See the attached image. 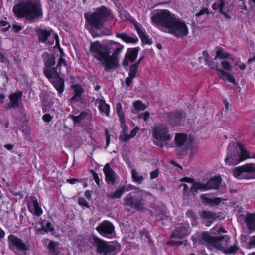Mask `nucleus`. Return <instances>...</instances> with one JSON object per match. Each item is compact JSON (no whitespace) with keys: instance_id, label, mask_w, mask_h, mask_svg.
I'll use <instances>...</instances> for the list:
<instances>
[{"instance_id":"obj_64","label":"nucleus","mask_w":255,"mask_h":255,"mask_svg":"<svg viewBox=\"0 0 255 255\" xmlns=\"http://www.w3.org/2000/svg\"><path fill=\"white\" fill-rule=\"evenodd\" d=\"M5 147L8 150H11L13 148V145L12 144H6L5 145Z\"/></svg>"},{"instance_id":"obj_23","label":"nucleus","mask_w":255,"mask_h":255,"mask_svg":"<svg viewBox=\"0 0 255 255\" xmlns=\"http://www.w3.org/2000/svg\"><path fill=\"white\" fill-rule=\"evenodd\" d=\"M183 117V113L181 112L177 111L171 114L169 116V119L168 120V121L172 126H179L182 123Z\"/></svg>"},{"instance_id":"obj_53","label":"nucleus","mask_w":255,"mask_h":255,"mask_svg":"<svg viewBox=\"0 0 255 255\" xmlns=\"http://www.w3.org/2000/svg\"><path fill=\"white\" fill-rule=\"evenodd\" d=\"M42 119L44 121L49 122L52 119V117L49 114H46L43 116Z\"/></svg>"},{"instance_id":"obj_3","label":"nucleus","mask_w":255,"mask_h":255,"mask_svg":"<svg viewBox=\"0 0 255 255\" xmlns=\"http://www.w3.org/2000/svg\"><path fill=\"white\" fill-rule=\"evenodd\" d=\"M13 12L16 17H24L31 22L42 19L43 14L40 0H19L13 7Z\"/></svg>"},{"instance_id":"obj_36","label":"nucleus","mask_w":255,"mask_h":255,"mask_svg":"<svg viewBox=\"0 0 255 255\" xmlns=\"http://www.w3.org/2000/svg\"><path fill=\"white\" fill-rule=\"evenodd\" d=\"M58 246V243L55 242L50 241L49 243L48 248L50 253V255H61L59 253H56V248Z\"/></svg>"},{"instance_id":"obj_17","label":"nucleus","mask_w":255,"mask_h":255,"mask_svg":"<svg viewBox=\"0 0 255 255\" xmlns=\"http://www.w3.org/2000/svg\"><path fill=\"white\" fill-rule=\"evenodd\" d=\"M27 206L29 211L35 216H40L43 213L42 210L39 206L38 200L35 197H30Z\"/></svg>"},{"instance_id":"obj_45","label":"nucleus","mask_w":255,"mask_h":255,"mask_svg":"<svg viewBox=\"0 0 255 255\" xmlns=\"http://www.w3.org/2000/svg\"><path fill=\"white\" fill-rule=\"evenodd\" d=\"M0 27L3 31H6L10 27V25L5 21H0Z\"/></svg>"},{"instance_id":"obj_50","label":"nucleus","mask_w":255,"mask_h":255,"mask_svg":"<svg viewBox=\"0 0 255 255\" xmlns=\"http://www.w3.org/2000/svg\"><path fill=\"white\" fill-rule=\"evenodd\" d=\"M136 190L137 191V193L138 195V196H141L142 197H144V196H146L148 195L151 196L150 194H148L147 192H145V191H143V190H140L139 189H136Z\"/></svg>"},{"instance_id":"obj_28","label":"nucleus","mask_w":255,"mask_h":255,"mask_svg":"<svg viewBox=\"0 0 255 255\" xmlns=\"http://www.w3.org/2000/svg\"><path fill=\"white\" fill-rule=\"evenodd\" d=\"M201 216L205 220V224L206 226H209L211 223L215 219L214 214L210 211H204L201 214Z\"/></svg>"},{"instance_id":"obj_49","label":"nucleus","mask_w":255,"mask_h":255,"mask_svg":"<svg viewBox=\"0 0 255 255\" xmlns=\"http://www.w3.org/2000/svg\"><path fill=\"white\" fill-rule=\"evenodd\" d=\"M79 204L84 207H88V204L85 199L83 198H81L78 200Z\"/></svg>"},{"instance_id":"obj_14","label":"nucleus","mask_w":255,"mask_h":255,"mask_svg":"<svg viewBox=\"0 0 255 255\" xmlns=\"http://www.w3.org/2000/svg\"><path fill=\"white\" fill-rule=\"evenodd\" d=\"M221 65L223 69H217V72L219 76L224 81H227L230 83L236 84V80L234 76L229 73V71L232 70V66L229 62L226 60H223L221 62Z\"/></svg>"},{"instance_id":"obj_35","label":"nucleus","mask_w":255,"mask_h":255,"mask_svg":"<svg viewBox=\"0 0 255 255\" xmlns=\"http://www.w3.org/2000/svg\"><path fill=\"white\" fill-rule=\"evenodd\" d=\"M246 221L249 230L255 229V214H249L246 217Z\"/></svg>"},{"instance_id":"obj_52","label":"nucleus","mask_w":255,"mask_h":255,"mask_svg":"<svg viewBox=\"0 0 255 255\" xmlns=\"http://www.w3.org/2000/svg\"><path fill=\"white\" fill-rule=\"evenodd\" d=\"M249 248L255 246V236L252 237L250 239L249 242Z\"/></svg>"},{"instance_id":"obj_25","label":"nucleus","mask_w":255,"mask_h":255,"mask_svg":"<svg viewBox=\"0 0 255 255\" xmlns=\"http://www.w3.org/2000/svg\"><path fill=\"white\" fill-rule=\"evenodd\" d=\"M103 170L107 183L114 184L116 176L114 171L110 168L109 164H106Z\"/></svg>"},{"instance_id":"obj_26","label":"nucleus","mask_w":255,"mask_h":255,"mask_svg":"<svg viewBox=\"0 0 255 255\" xmlns=\"http://www.w3.org/2000/svg\"><path fill=\"white\" fill-rule=\"evenodd\" d=\"M96 103L98 104L100 114L103 116H108L110 109L109 105L106 103L105 101L102 98L97 99Z\"/></svg>"},{"instance_id":"obj_38","label":"nucleus","mask_w":255,"mask_h":255,"mask_svg":"<svg viewBox=\"0 0 255 255\" xmlns=\"http://www.w3.org/2000/svg\"><path fill=\"white\" fill-rule=\"evenodd\" d=\"M133 106L136 110L140 111L145 110L147 106L143 104L140 100H137L133 103Z\"/></svg>"},{"instance_id":"obj_12","label":"nucleus","mask_w":255,"mask_h":255,"mask_svg":"<svg viewBox=\"0 0 255 255\" xmlns=\"http://www.w3.org/2000/svg\"><path fill=\"white\" fill-rule=\"evenodd\" d=\"M36 32L40 41L51 45L55 40L56 46H59L58 36L57 34L53 33L50 28H39L36 30Z\"/></svg>"},{"instance_id":"obj_11","label":"nucleus","mask_w":255,"mask_h":255,"mask_svg":"<svg viewBox=\"0 0 255 255\" xmlns=\"http://www.w3.org/2000/svg\"><path fill=\"white\" fill-rule=\"evenodd\" d=\"M92 240V243L96 247L97 252L103 255L115 252L120 248V245L117 243H107L96 237H93Z\"/></svg>"},{"instance_id":"obj_20","label":"nucleus","mask_w":255,"mask_h":255,"mask_svg":"<svg viewBox=\"0 0 255 255\" xmlns=\"http://www.w3.org/2000/svg\"><path fill=\"white\" fill-rule=\"evenodd\" d=\"M138 52L137 48L128 49L123 62V66L126 67L129 63H132L137 58Z\"/></svg>"},{"instance_id":"obj_2","label":"nucleus","mask_w":255,"mask_h":255,"mask_svg":"<svg viewBox=\"0 0 255 255\" xmlns=\"http://www.w3.org/2000/svg\"><path fill=\"white\" fill-rule=\"evenodd\" d=\"M123 47L118 42L111 40L103 45L95 41L91 43L90 52L101 63L105 70L109 71L118 66V59L115 54Z\"/></svg>"},{"instance_id":"obj_1","label":"nucleus","mask_w":255,"mask_h":255,"mask_svg":"<svg viewBox=\"0 0 255 255\" xmlns=\"http://www.w3.org/2000/svg\"><path fill=\"white\" fill-rule=\"evenodd\" d=\"M151 19L152 24L160 30L177 38L185 37L188 34L189 30L185 22L168 10L155 11Z\"/></svg>"},{"instance_id":"obj_19","label":"nucleus","mask_w":255,"mask_h":255,"mask_svg":"<svg viewBox=\"0 0 255 255\" xmlns=\"http://www.w3.org/2000/svg\"><path fill=\"white\" fill-rule=\"evenodd\" d=\"M190 232L189 225L187 224H184L175 229L171 235V238H183L188 235Z\"/></svg>"},{"instance_id":"obj_21","label":"nucleus","mask_w":255,"mask_h":255,"mask_svg":"<svg viewBox=\"0 0 255 255\" xmlns=\"http://www.w3.org/2000/svg\"><path fill=\"white\" fill-rule=\"evenodd\" d=\"M212 8L214 10H219L226 18H230L231 17V14L232 13V12L227 11L225 0H218L213 4Z\"/></svg>"},{"instance_id":"obj_22","label":"nucleus","mask_w":255,"mask_h":255,"mask_svg":"<svg viewBox=\"0 0 255 255\" xmlns=\"http://www.w3.org/2000/svg\"><path fill=\"white\" fill-rule=\"evenodd\" d=\"M74 91V95L71 98V103L73 105L76 102H81L82 100V95L84 92L83 88L78 84L73 85L71 86Z\"/></svg>"},{"instance_id":"obj_9","label":"nucleus","mask_w":255,"mask_h":255,"mask_svg":"<svg viewBox=\"0 0 255 255\" xmlns=\"http://www.w3.org/2000/svg\"><path fill=\"white\" fill-rule=\"evenodd\" d=\"M63 66L57 68H44V73L45 76L50 81L54 87L58 92L60 95L62 94L64 91V80L59 77V75L61 73V69Z\"/></svg>"},{"instance_id":"obj_32","label":"nucleus","mask_w":255,"mask_h":255,"mask_svg":"<svg viewBox=\"0 0 255 255\" xmlns=\"http://www.w3.org/2000/svg\"><path fill=\"white\" fill-rule=\"evenodd\" d=\"M115 111L118 115L120 121L121 122V126L125 123V118L124 111L123 110L122 104L121 103H118L115 107Z\"/></svg>"},{"instance_id":"obj_33","label":"nucleus","mask_w":255,"mask_h":255,"mask_svg":"<svg viewBox=\"0 0 255 255\" xmlns=\"http://www.w3.org/2000/svg\"><path fill=\"white\" fill-rule=\"evenodd\" d=\"M134 189V187L132 186L129 185L126 187H122L118 188L115 192L111 195V197L112 198H118L126 191H128L132 189Z\"/></svg>"},{"instance_id":"obj_57","label":"nucleus","mask_w":255,"mask_h":255,"mask_svg":"<svg viewBox=\"0 0 255 255\" xmlns=\"http://www.w3.org/2000/svg\"><path fill=\"white\" fill-rule=\"evenodd\" d=\"M134 78V77H132V76H130L129 75V76L126 79V83L128 86H129L130 85L132 81V79Z\"/></svg>"},{"instance_id":"obj_10","label":"nucleus","mask_w":255,"mask_h":255,"mask_svg":"<svg viewBox=\"0 0 255 255\" xmlns=\"http://www.w3.org/2000/svg\"><path fill=\"white\" fill-rule=\"evenodd\" d=\"M233 176L239 179H251L255 178V164H246L235 168Z\"/></svg>"},{"instance_id":"obj_39","label":"nucleus","mask_w":255,"mask_h":255,"mask_svg":"<svg viewBox=\"0 0 255 255\" xmlns=\"http://www.w3.org/2000/svg\"><path fill=\"white\" fill-rule=\"evenodd\" d=\"M140 62V60H139L137 63L132 65L130 67L129 71V75L130 76H132V77H135L136 73L137 72L138 65H139Z\"/></svg>"},{"instance_id":"obj_27","label":"nucleus","mask_w":255,"mask_h":255,"mask_svg":"<svg viewBox=\"0 0 255 255\" xmlns=\"http://www.w3.org/2000/svg\"><path fill=\"white\" fill-rule=\"evenodd\" d=\"M134 26L137 32L139 37L142 39V40L145 42L146 43H149V39L148 38V37L146 35V32L144 28H143L141 24L138 23L136 21L133 22Z\"/></svg>"},{"instance_id":"obj_51","label":"nucleus","mask_w":255,"mask_h":255,"mask_svg":"<svg viewBox=\"0 0 255 255\" xmlns=\"http://www.w3.org/2000/svg\"><path fill=\"white\" fill-rule=\"evenodd\" d=\"M167 244L169 245H172V246H173L175 245H176L177 246H180L182 244V242L181 241H174L173 240H170V241H168Z\"/></svg>"},{"instance_id":"obj_40","label":"nucleus","mask_w":255,"mask_h":255,"mask_svg":"<svg viewBox=\"0 0 255 255\" xmlns=\"http://www.w3.org/2000/svg\"><path fill=\"white\" fill-rule=\"evenodd\" d=\"M229 57V54L226 52H225L221 48L218 49L216 51V55L215 58L224 59L228 58Z\"/></svg>"},{"instance_id":"obj_63","label":"nucleus","mask_w":255,"mask_h":255,"mask_svg":"<svg viewBox=\"0 0 255 255\" xmlns=\"http://www.w3.org/2000/svg\"><path fill=\"white\" fill-rule=\"evenodd\" d=\"M6 58L5 57L4 55L0 52V62H5Z\"/></svg>"},{"instance_id":"obj_47","label":"nucleus","mask_w":255,"mask_h":255,"mask_svg":"<svg viewBox=\"0 0 255 255\" xmlns=\"http://www.w3.org/2000/svg\"><path fill=\"white\" fill-rule=\"evenodd\" d=\"M212 233L214 234L220 233L221 232L226 233V231L222 227L218 228L217 226H215L212 230Z\"/></svg>"},{"instance_id":"obj_5","label":"nucleus","mask_w":255,"mask_h":255,"mask_svg":"<svg viewBox=\"0 0 255 255\" xmlns=\"http://www.w3.org/2000/svg\"><path fill=\"white\" fill-rule=\"evenodd\" d=\"M181 181L185 182L187 184L183 185L184 187V195L188 197L194 195L198 190H206L209 189H217L221 182L220 177H215L208 181L207 184H201L195 182L193 179L185 177L181 179Z\"/></svg>"},{"instance_id":"obj_62","label":"nucleus","mask_w":255,"mask_h":255,"mask_svg":"<svg viewBox=\"0 0 255 255\" xmlns=\"http://www.w3.org/2000/svg\"><path fill=\"white\" fill-rule=\"evenodd\" d=\"M238 66H239V67L240 68V69L241 70H244L246 68V64L245 63H242L239 64Z\"/></svg>"},{"instance_id":"obj_55","label":"nucleus","mask_w":255,"mask_h":255,"mask_svg":"<svg viewBox=\"0 0 255 255\" xmlns=\"http://www.w3.org/2000/svg\"><path fill=\"white\" fill-rule=\"evenodd\" d=\"M105 135L106 137V147L109 146L110 141V135L109 134L108 131L107 129L105 130Z\"/></svg>"},{"instance_id":"obj_18","label":"nucleus","mask_w":255,"mask_h":255,"mask_svg":"<svg viewBox=\"0 0 255 255\" xmlns=\"http://www.w3.org/2000/svg\"><path fill=\"white\" fill-rule=\"evenodd\" d=\"M122 134L120 136L119 139L123 141H126L133 138L139 130V128L136 127L132 130L129 134H128V127L126 125L125 123L122 125Z\"/></svg>"},{"instance_id":"obj_31","label":"nucleus","mask_w":255,"mask_h":255,"mask_svg":"<svg viewBox=\"0 0 255 255\" xmlns=\"http://www.w3.org/2000/svg\"><path fill=\"white\" fill-rule=\"evenodd\" d=\"M116 36L127 43H135L138 41V39L135 36L131 37L125 33H117Z\"/></svg>"},{"instance_id":"obj_4","label":"nucleus","mask_w":255,"mask_h":255,"mask_svg":"<svg viewBox=\"0 0 255 255\" xmlns=\"http://www.w3.org/2000/svg\"><path fill=\"white\" fill-rule=\"evenodd\" d=\"M84 17L88 23L86 25V28L94 38L101 35V33L96 32L95 30L101 29L105 21L112 20L114 18L110 11L104 6L96 9L92 14L85 13Z\"/></svg>"},{"instance_id":"obj_58","label":"nucleus","mask_w":255,"mask_h":255,"mask_svg":"<svg viewBox=\"0 0 255 255\" xmlns=\"http://www.w3.org/2000/svg\"><path fill=\"white\" fill-rule=\"evenodd\" d=\"M202 55L204 58V60L207 62L209 60V55L208 53L206 51H204L202 52Z\"/></svg>"},{"instance_id":"obj_54","label":"nucleus","mask_w":255,"mask_h":255,"mask_svg":"<svg viewBox=\"0 0 255 255\" xmlns=\"http://www.w3.org/2000/svg\"><path fill=\"white\" fill-rule=\"evenodd\" d=\"M159 174V171L158 170H156L153 171L150 173V178L151 179H153L156 178Z\"/></svg>"},{"instance_id":"obj_42","label":"nucleus","mask_w":255,"mask_h":255,"mask_svg":"<svg viewBox=\"0 0 255 255\" xmlns=\"http://www.w3.org/2000/svg\"><path fill=\"white\" fill-rule=\"evenodd\" d=\"M59 51L60 52L61 57H60L59 59V61L57 64V68L60 67L61 66H63L64 68H66V62L63 59V56H64V52L62 49L59 48Z\"/></svg>"},{"instance_id":"obj_46","label":"nucleus","mask_w":255,"mask_h":255,"mask_svg":"<svg viewBox=\"0 0 255 255\" xmlns=\"http://www.w3.org/2000/svg\"><path fill=\"white\" fill-rule=\"evenodd\" d=\"M150 116V113L148 111H145L138 115V117L140 119H143L145 121H147Z\"/></svg>"},{"instance_id":"obj_34","label":"nucleus","mask_w":255,"mask_h":255,"mask_svg":"<svg viewBox=\"0 0 255 255\" xmlns=\"http://www.w3.org/2000/svg\"><path fill=\"white\" fill-rule=\"evenodd\" d=\"M44 56L45 65V68H49L55 64V58L53 55L45 53Z\"/></svg>"},{"instance_id":"obj_15","label":"nucleus","mask_w":255,"mask_h":255,"mask_svg":"<svg viewBox=\"0 0 255 255\" xmlns=\"http://www.w3.org/2000/svg\"><path fill=\"white\" fill-rule=\"evenodd\" d=\"M174 141L177 146L183 150H187L192 144V139L187 134L184 133L176 134Z\"/></svg>"},{"instance_id":"obj_60","label":"nucleus","mask_w":255,"mask_h":255,"mask_svg":"<svg viewBox=\"0 0 255 255\" xmlns=\"http://www.w3.org/2000/svg\"><path fill=\"white\" fill-rule=\"evenodd\" d=\"M78 181V180L75 178H72V179L67 180V182L72 184H75L76 182H77Z\"/></svg>"},{"instance_id":"obj_37","label":"nucleus","mask_w":255,"mask_h":255,"mask_svg":"<svg viewBox=\"0 0 255 255\" xmlns=\"http://www.w3.org/2000/svg\"><path fill=\"white\" fill-rule=\"evenodd\" d=\"M131 175L133 180L137 183H141L143 180V177L140 176L134 169L131 170Z\"/></svg>"},{"instance_id":"obj_29","label":"nucleus","mask_w":255,"mask_h":255,"mask_svg":"<svg viewBox=\"0 0 255 255\" xmlns=\"http://www.w3.org/2000/svg\"><path fill=\"white\" fill-rule=\"evenodd\" d=\"M22 93L17 92L10 95L9 99L12 107L15 108L19 105L21 102Z\"/></svg>"},{"instance_id":"obj_7","label":"nucleus","mask_w":255,"mask_h":255,"mask_svg":"<svg viewBox=\"0 0 255 255\" xmlns=\"http://www.w3.org/2000/svg\"><path fill=\"white\" fill-rule=\"evenodd\" d=\"M202 238L209 246H213L216 249L222 250L225 254L233 253L237 250L236 245L228 247L230 238L227 236H222L220 238H216L211 236L208 232H204L202 234Z\"/></svg>"},{"instance_id":"obj_41","label":"nucleus","mask_w":255,"mask_h":255,"mask_svg":"<svg viewBox=\"0 0 255 255\" xmlns=\"http://www.w3.org/2000/svg\"><path fill=\"white\" fill-rule=\"evenodd\" d=\"M89 116V112H83L81 113L79 116H73L72 119L75 122H79L82 119L85 118L86 116Z\"/></svg>"},{"instance_id":"obj_43","label":"nucleus","mask_w":255,"mask_h":255,"mask_svg":"<svg viewBox=\"0 0 255 255\" xmlns=\"http://www.w3.org/2000/svg\"><path fill=\"white\" fill-rule=\"evenodd\" d=\"M160 212H162V216L161 217V219H163L164 216H165L167 218L168 217V212L166 208L164 206H163L161 209H158L157 210V213H156V214H158V216H159L160 214Z\"/></svg>"},{"instance_id":"obj_59","label":"nucleus","mask_w":255,"mask_h":255,"mask_svg":"<svg viewBox=\"0 0 255 255\" xmlns=\"http://www.w3.org/2000/svg\"><path fill=\"white\" fill-rule=\"evenodd\" d=\"M84 195L87 199H91V195L90 192L89 190H87L85 192Z\"/></svg>"},{"instance_id":"obj_30","label":"nucleus","mask_w":255,"mask_h":255,"mask_svg":"<svg viewBox=\"0 0 255 255\" xmlns=\"http://www.w3.org/2000/svg\"><path fill=\"white\" fill-rule=\"evenodd\" d=\"M202 201L205 204L213 206L218 204L221 200L219 198H210L208 195L203 194L201 196Z\"/></svg>"},{"instance_id":"obj_24","label":"nucleus","mask_w":255,"mask_h":255,"mask_svg":"<svg viewBox=\"0 0 255 255\" xmlns=\"http://www.w3.org/2000/svg\"><path fill=\"white\" fill-rule=\"evenodd\" d=\"M134 193H131L130 194V197H128L126 199L125 202L127 204L131 206L132 208L136 209L138 210L142 209L143 203L141 200H137L136 199H133L132 196H134Z\"/></svg>"},{"instance_id":"obj_13","label":"nucleus","mask_w":255,"mask_h":255,"mask_svg":"<svg viewBox=\"0 0 255 255\" xmlns=\"http://www.w3.org/2000/svg\"><path fill=\"white\" fill-rule=\"evenodd\" d=\"M8 241L9 248L16 253L25 255L29 250V245L14 235L8 237Z\"/></svg>"},{"instance_id":"obj_44","label":"nucleus","mask_w":255,"mask_h":255,"mask_svg":"<svg viewBox=\"0 0 255 255\" xmlns=\"http://www.w3.org/2000/svg\"><path fill=\"white\" fill-rule=\"evenodd\" d=\"M42 230L45 231V232H51L53 230V227L52 226L50 223L47 222L45 225H43Z\"/></svg>"},{"instance_id":"obj_6","label":"nucleus","mask_w":255,"mask_h":255,"mask_svg":"<svg viewBox=\"0 0 255 255\" xmlns=\"http://www.w3.org/2000/svg\"><path fill=\"white\" fill-rule=\"evenodd\" d=\"M248 158H255V155L250 156L240 143L232 142L228 146L225 162L227 165L234 166Z\"/></svg>"},{"instance_id":"obj_61","label":"nucleus","mask_w":255,"mask_h":255,"mask_svg":"<svg viewBox=\"0 0 255 255\" xmlns=\"http://www.w3.org/2000/svg\"><path fill=\"white\" fill-rule=\"evenodd\" d=\"M249 3L251 7H255V0H249Z\"/></svg>"},{"instance_id":"obj_48","label":"nucleus","mask_w":255,"mask_h":255,"mask_svg":"<svg viewBox=\"0 0 255 255\" xmlns=\"http://www.w3.org/2000/svg\"><path fill=\"white\" fill-rule=\"evenodd\" d=\"M209 13L207 8L204 7L202 8L199 12L196 14L197 17H200L204 14H208Z\"/></svg>"},{"instance_id":"obj_56","label":"nucleus","mask_w":255,"mask_h":255,"mask_svg":"<svg viewBox=\"0 0 255 255\" xmlns=\"http://www.w3.org/2000/svg\"><path fill=\"white\" fill-rule=\"evenodd\" d=\"M13 29L16 32H18L22 29V27L20 25L17 24H14L12 27Z\"/></svg>"},{"instance_id":"obj_8","label":"nucleus","mask_w":255,"mask_h":255,"mask_svg":"<svg viewBox=\"0 0 255 255\" xmlns=\"http://www.w3.org/2000/svg\"><path fill=\"white\" fill-rule=\"evenodd\" d=\"M152 135L155 144L160 147H163L172 138V136L168 133L167 126L164 124L154 126L153 128Z\"/></svg>"},{"instance_id":"obj_16","label":"nucleus","mask_w":255,"mask_h":255,"mask_svg":"<svg viewBox=\"0 0 255 255\" xmlns=\"http://www.w3.org/2000/svg\"><path fill=\"white\" fill-rule=\"evenodd\" d=\"M96 229L102 236L108 238L112 236L114 231V226L108 221H104Z\"/></svg>"}]
</instances>
